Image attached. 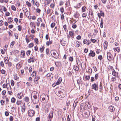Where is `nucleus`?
Returning a JSON list of instances; mask_svg holds the SVG:
<instances>
[{
  "label": "nucleus",
  "instance_id": "obj_1",
  "mask_svg": "<svg viewBox=\"0 0 121 121\" xmlns=\"http://www.w3.org/2000/svg\"><path fill=\"white\" fill-rule=\"evenodd\" d=\"M57 95L59 97L61 98L64 97L65 95V92L63 89H60L57 93Z\"/></svg>",
  "mask_w": 121,
  "mask_h": 121
},
{
  "label": "nucleus",
  "instance_id": "obj_2",
  "mask_svg": "<svg viewBox=\"0 0 121 121\" xmlns=\"http://www.w3.org/2000/svg\"><path fill=\"white\" fill-rule=\"evenodd\" d=\"M35 113V111L34 110H31L30 109H29L28 111V113L29 116L30 117H33V116Z\"/></svg>",
  "mask_w": 121,
  "mask_h": 121
},
{
  "label": "nucleus",
  "instance_id": "obj_3",
  "mask_svg": "<svg viewBox=\"0 0 121 121\" xmlns=\"http://www.w3.org/2000/svg\"><path fill=\"white\" fill-rule=\"evenodd\" d=\"M92 88L95 91H97L98 90V84L95 83L94 84L92 85Z\"/></svg>",
  "mask_w": 121,
  "mask_h": 121
},
{
  "label": "nucleus",
  "instance_id": "obj_4",
  "mask_svg": "<svg viewBox=\"0 0 121 121\" xmlns=\"http://www.w3.org/2000/svg\"><path fill=\"white\" fill-rule=\"evenodd\" d=\"M107 55L108 59V60H111L113 59V56L110 52H108L107 53Z\"/></svg>",
  "mask_w": 121,
  "mask_h": 121
},
{
  "label": "nucleus",
  "instance_id": "obj_5",
  "mask_svg": "<svg viewBox=\"0 0 121 121\" xmlns=\"http://www.w3.org/2000/svg\"><path fill=\"white\" fill-rule=\"evenodd\" d=\"M62 81V78L61 77H60L58 79L57 82L55 84L54 83L52 85V86H53V85H54V86H55L56 85H59L61 82Z\"/></svg>",
  "mask_w": 121,
  "mask_h": 121
},
{
  "label": "nucleus",
  "instance_id": "obj_6",
  "mask_svg": "<svg viewBox=\"0 0 121 121\" xmlns=\"http://www.w3.org/2000/svg\"><path fill=\"white\" fill-rule=\"evenodd\" d=\"M53 111H51L50 113L48 115V121H51V119L53 117Z\"/></svg>",
  "mask_w": 121,
  "mask_h": 121
},
{
  "label": "nucleus",
  "instance_id": "obj_7",
  "mask_svg": "<svg viewBox=\"0 0 121 121\" xmlns=\"http://www.w3.org/2000/svg\"><path fill=\"white\" fill-rule=\"evenodd\" d=\"M56 52H55L52 55L53 57L56 59H57L59 58V56L58 54L57 53L56 54Z\"/></svg>",
  "mask_w": 121,
  "mask_h": 121
},
{
  "label": "nucleus",
  "instance_id": "obj_8",
  "mask_svg": "<svg viewBox=\"0 0 121 121\" xmlns=\"http://www.w3.org/2000/svg\"><path fill=\"white\" fill-rule=\"evenodd\" d=\"M31 99L33 103L34 104H37L38 103L39 101V98L35 99H32L31 97Z\"/></svg>",
  "mask_w": 121,
  "mask_h": 121
},
{
  "label": "nucleus",
  "instance_id": "obj_9",
  "mask_svg": "<svg viewBox=\"0 0 121 121\" xmlns=\"http://www.w3.org/2000/svg\"><path fill=\"white\" fill-rule=\"evenodd\" d=\"M38 96H39L38 93L36 91H35L32 92L31 95V98L32 96L33 97Z\"/></svg>",
  "mask_w": 121,
  "mask_h": 121
},
{
  "label": "nucleus",
  "instance_id": "obj_10",
  "mask_svg": "<svg viewBox=\"0 0 121 121\" xmlns=\"http://www.w3.org/2000/svg\"><path fill=\"white\" fill-rule=\"evenodd\" d=\"M95 55V53L94 52L91 50L90 51V53L89 54V56H92V57H94Z\"/></svg>",
  "mask_w": 121,
  "mask_h": 121
},
{
  "label": "nucleus",
  "instance_id": "obj_11",
  "mask_svg": "<svg viewBox=\"0 0 121 121\" xmlns=\"http://www.w3.org/2000/svg\"><path fill=\"white\" fill-rule=\"evenodd\" d=\"M40 78V77L39 76H36L34 79V82L36 84L38 83V80Z\"/></svg>",
  "mask_w": 121,
  "mask_h": 121
},
{
  "label": "nucleus",
  "instance_id": "obj_12",
  "mask_svg": "<svg viewBox=\"0 0 121 121\" xmlns=\"http://www.w3.org/2000/svg\"><path fill=\"white\" fill-rule=\"evenodd\" d=\"M23 94L22 93H19L17 95V96L18 98L19 99H21L22 98L23 96Z\"/></svg>",
  "mask_w": 121,
  "mask_h": 121
},
{
  "label": "nucleus",
  "instance_id": "obj_13",
  "mask_svg": "<svg viewBox=\"0 0 121 121\" xmlns=\"http://www.w3.org/2000/svg\"><path fill=\"white\" fill-rule=\"evenodd\" d=\"M109 109L110 111L111 112L114 111L115 110L114 108L112 106H111L109 107Z\"/></svg>",
  "mask_w": 121,
  "mask_h": 121
},
{
  "label": "nucleus",
  "instance_id": "obj_14",
  "mask_svg": "<svg viewBox=\"0 0 121 121\" xmlns=\"http://www.w3.org/2000/svg\"><path fill=\"white\" fill-rule=\"evenodd\" d=\"M108 43L106 42H105L104 44V48L105 50H106L107 47Z\"/></svg>",
  "mask_w": 121,
  "mask_h": 121
},
{
  "label": "nucleus",
  "instance_id": "obj_15",
  "mask_svg": "<svg viewBox=\"0 0 121 121\" xmlns=\"http://www.w3.org/2000/svg\"><path fill=\"white\" fill-rule=\"evenodd\" d=\"M25 56V52L24 51H21V56L22 58H23Z\"/></svg>",
  "mask_w": 121,
  "mask_h": 121
},
{
  "label": "nucleus",
  "instance_id": "obj_16",
  "mask_svg": "<svg viewBox=\"0 0 121 121\" xmlns=\"http://www.w3.org/2000/svg\"><path fill=\"white\" fill-rule=\"evenodd\" d=\"M4 62L6 64H8L9 61L8 57H5L4 58Z\"/></svg>",
  "mask_w": 121,
  "mask_h": 121
},
{
  "label": "nucleus",
  "instance_id": "obj_17",
  "mask_svg": "<svg viewBox=\"0 0 121 121\" xmlns=\"http://www.w3.org/2000/svg\"><path fill=\"white\" fill-rule=\"evenodd\" d=\"M19 63H17L16 65V67L17 69L19 70V69L21 67V65Z\"/></svg>",
  "mask_w": 121,
  "mask_h": 121
},
{
  "label": "nucleus",
  "instance_id": "obj_18",
  "mask_svg": "<svg viewBox=\"0 0 121 121\" xmlns=\"http://www.w3.org/2000/svg\"><path fill=\"white\" fill-rule=\"evenodd\" d=\"M64 42H64V40H63V39H62L61 40H60V41L61 44L63 46H65V44H66V43H65V41Z\"/></svg>",
  "mask_w": 121,
  "mask_h": 121
},
{
  "label": "nucleus",
  "instance_id": "obj_19",
  "mask_svg": "<svg viewBox=\"0 0 121 121\" xmlns=\"http://www.w3.org/2000/svg\"><path fill=\"white\" fill-rule=\"evenodd\" d=\"M103 18H101L100 21V27L101 28H103Z\"/></svg>",
  "mask_w": 121,
  "mask_h": 121
},
{
  "label": "nucleus",
  "instance_id": "obj_20",
  "mask_svg": "<svg viewBox=\"0 0 121 121\" xmlns=\"http://www.w3.org/2000/svg\"><path fill=\"white\" fill-rule=\"evenodd\" d=\"M73 69L77 71H78L79 70L78 67L77 66L74 65L73 67Z\"/></svg>",
  "mask_w": 121,
  "mask_h": 121
},
{
  "label": "nucleus",
  "instance_id": "obj_21",
  "mask_svg": "<svg viewBox=\"0 0 121 121\" xmlns=\"http://www.w3.org/2000/svg\"><path fill=\"white\" fill-rule=\"evenodd\" d=\"M112 74L113 75L115 76H116L117 74V73L116 72L114 69H113V71H112Z\"/></svg>",
  "mask_w": 121,
  "mask_h": 121
},
{
  "label": "nucleus",
  "instance_id": "obj_22",
  "mask_svg": "<svg viewBox=\"0 0 121 121\" xmlns=\"http://www.w3.org/2000/svg\"><path fill=\"white\" fill-rule=\"evenodd\" d=\"M77 21H75V22L72 25V27L73 29H75L77 27V25L75 24H74V23H76Z\"/></svg>",
  "mask_w": 121,
  "mask_h": 121
},
{
  "label": "nucleus",
  "instance_id": "obj_23",
  "mask_svg": "<svg viewBox=\"0 0 121 121\" xmlns=\"http://www.w3.org/2000/svg\"><path fill=\"white\" fill-rule=\"evenodd\" d=\"M8 22L9 24H11L12 22L13 21V20H12V18L11 17H10L9 18L8 20Z\"/></svg>",
  "mask_w": 121,
  "mask_h": 121
},
{
  "label": "nucleus",
  "instance_id": "obj_24",
  "mask_svg": "<svg viewBox=\"0 0 121 121\" xmlns=\"http://www.w3.org/2000/svg\"><path fill=\"white\" fill-rule=\"evenodd\" d=\"M79 16V14L78 13H76L74 15V16L76 18H78Z\"/></svg>",
  "mask_w": 121,
  "mask_h": 121
},
{
  "label": "nucleus",
  "instance_id": "obj_25",
  "mask_svg": "<svg viewBox=\"0 0 121 121\" xmlns=\"http://www.w3.org/2000/svg\"><path fill=\"white\" fill-rule=\"evenodd\" d=\"M24 100L26 102H28L29 100V98L27 97H26L24 98Z\"/></svg>",
  "mask_w": 121,
  "mask_h": 121
},
{
  "label": "nucleus",
  "instance_id": "obj_26",
  "mask_svg": "<svg viewBox=\"0 0 121 121\" xmlns=\"http://www.w3.org/2000/svg\"><path fill=\"white\" fill-rule=\"evenodd\" d=\"M45 48L44 46H43L41 48H40L39 50L40 52L42 53V52H43Z\"/></svg>",
  "mask_w": 121,
  "mask_h": 121
},
{
  "label": "nucleus",
  "instance_id": "obj_27",
  "mask_svg": "<svg viewBox=\"0 0 121 121\" xmlns=\"http://www.w3.org/2000/svg\"><path fill=\"white\" fill-rule=\"evenodd\" d=\"M85 105L86 107H87L88 108H91L90 105L88 103H85Z\"/></svg>",
  "mask_w": 121,
  "mask_h": 121
},
{
  "label": "nucleus",
  "instance_id": "obj_28",
  "mask_svg": "<svg viewBox=\"0 0 121 121\" xmlns=\"http://www.w3.org/2000/svg\"><path fill=\"white\" fill-rule=\"evenodd\" d=\"M74 33L73 31H70L69 33V34L70 36H71L72 37L74 35Z\"/></svg>",
  "mask_w": 121,
  "mask_h": 121
},
{
  "label": "nucleus",
  "instance_id": "obj_29",
  "mask_svg": "<svg viewBox=\"0 0 121 121\" xmlns=\"http://www.w3.org/2000/svg\"><path fill=\"white\" fill-rule=\"evenodd\" d=\"M52 0H46L45 2V3H46L48 4H49L50 2Z\"/></svg>",
  "mask_w": 121,
  "mask_h": 121
},
{
  "label": "nucleus",
  "instance_id": "obj_30",
  "mask_svg": "<svg viewBox=\"0 0 121 121\" xmlns=\"http://www.w3.org/2000/svg\"><path fill=\"white\" fill-rule=\"evenodd\" d=\"M26 108V107H22L21 108V111L22 112H25V109Z\"/></svg>",
  "mask_w": 121,
  "mask_h": 121
},
{
  "label": "nucleus",
  "instance_id": "obj_31",
  "mask_svg": "<svg viewBox=\"0 0 121 121\" xmlns=\"http://www.w3.org/2000/svg\"><path fill=\"white\" fill-rule=\"evenodd\" d=\"M85 78L86 80H89L90 78V76H86L85 77Z\"/></svg>",
  "mask_w": 121,
  "mask_h": 121
},
{
  "label": "nucleus",
  "instance_id": "obj_32",
  "mask_svg": "<svg viewBox=\"0 0 121 121\" xmlns=\"http://www.w3.org/2000/svg\"><path fill=\"white\" fill-rule=\"evenodd\" d=\"M67 74L69 76H71L72 74L71 72L69 71L67 73Z\"/></svg>",
  "mask_w": 121,
  "mask_h": 121
},
{
  "label": "nucleus",
  "instance_id": "obj_33",
  "mask_svg": "<svg viewBox=\"0 0 121 121\" xmlns=\"http://www.w3.org/2000/svg\"><path fill=\"white\" fill-rule=\"evenodd\" d=\"M11 8L14 11H15L16 10V9L14 6L12 5L11 6Z\"/></svg>",
  "mask_w": 121,
  "mask_h": 121
},
{
  "label": "nucleus",
  "instance_id": "obj_34",
  "mask_svg": "<svg viewBox=\"0 0 121 121\" xmlns=\"http://www.w3.org/2000/svg\"><path fill=\"white\" fill-rule=\"evenodd\" d=\"M15 99L13 97L11 99V102L12 103H14L15 101Z\"/></svg>",
  "mask_w": 121,
  "mask_h": 121
},
{
  "label": "nucleus",
  "instance_id": "obj_35",
  "mask_svg": "<svg viewBox=\"0 0 121 121\" xmlns=\"http://www.w3.org/2000/svg\"><path fill=\"white\" fill-rule=\"evenodd\" d=\"M63 27L64 28V30L65 31H66L68 30L66 28L67 26H66V25H64L63 26Z\"/></svg>",
  "mask_w": 121,
  "mask_h": 121
},
{
  "label": "nucleus",
  "instance_id": "obj_36",
  "mask_svg": "<svg viewBox=\"0 0 121 121\" xmlns=\"http://www.w3.org/2000/svg\"><path fill=\"white\" fill-rule=\"evenodd\" d=\"M22 103L21 101H17L16 102L17 104L18 105H19Z\"/></svg>",
  "mask_w": 121,
  "mask_h": 121
},
{
  "label": "nucleus",
  "instance_id": "obj_37",
  "mask_svg": "<svg viewBox=\"0 0 121 121\" xmlns=\"http://www.w3.org/2000/svg\"><path fill=\"white\" fill-rule=\"evenodd\" d=\"M15 43V42L14 41H13L11 42V45L10 46V47L11 48H12L13 45H14V43Z\"/></svg>",
  "mask_w": 121,
  "mask_h": 121
},
{
  "label": "nucleus",
  "instance_id": "obj_38",
  "mask_svg": "<svg viewBox=\"0 0 121 121\" xmlns=\"http://www.w3.org/2000/svg\"><path fill=\"white\" fill-rule=\"evenodd\" d=\"M55 25V23L54 22H53L52 23L51 25V26L52 28H53Z\"/></svg>",
  "mask_w": 121,
  "mask_h": 121
},
{
  "label": "nucleus",
  "instance_id": "obj_39",
  "mask_svg": "<svg viewBox=\"0 0 121 121\" xmlns=\"http://www.w3.org/2000/svg\"><path fill=\"white\" fill-rule=\"evenodd\" d=\"M61 18V19L62 20L64 19V16L63 14L61 13L60 14Z\"/></svg>",
  "mask_w": 121,
  "mask_h": 121
},
{
  "label": "nucleus",
  "instance_id": "obj_40",
  "mask_svg": "<svg viewBox=\"0 0 121 121\" xmlns=\"http://www.w3.org/2000/svg\"><path fill=\"white\" fill-rule=\"evenodd\" d=\"M82 12H84L86 11V7H85V6H84L82 7Z\"/></svg>",
  "mask_w": 121,
  "mask_h": 121
},
{
  "label": "nucleus",
  "instance_id": "obj_41",
  "mask_svg": "<svg viewBox=\"0 0 121 121\" xmlns=\"http://www.w3.org/2000/svg\"><path fill=\"white\" fill-rule=\"evenodd\" d=\"M100 14L101 16H102L103 17L104 16V13L102 11H100Z\"/></svg>",
  "mask_w": 121,
  "mask_h": 121
},
{
  "label": "nucleus",
  "instance_id": "obj_42",
  "mask_svg": "<svg viewBox=\"0 0 121 121\" xmlns=\"http://www.w3.org/2000/svg\"><path fill=\"white\" fill-rule=\"evenodd\" d=\"M69 60L71 62L73 61V58L72 57H70L69 58Z\"/></svg>",
  "mask_w": 121,
  "mask_h": 121
},
{
  "label": "nucleus",
  "instance_id": "obj_43",
  "mask_svg": "<svg viewBox=\"0 0 121 121\" xmlns=\"http://www.w3.org/2000/svg\"><path fill=\"white\" fill-rule=\"evenodd\" d=\"M36 72H35L34 71L31 74L32 76L33 77H34L35 76H36Z\"/></svg>",
  "mask_w": 121,
  "mask_h": 121
},
{
  "label": "nucleus",
  "instance_id": "obj_44",
  "mask_svg": "<svg viewBox=\"0 0 121 121\" xmlns=\"http://www.w3.org/2000/svg\"><path fill=\"white\" fill-rule=\"evenodd\" d=\"M37 21L39 22H41L42 21V20L41 18H38Z\"/></svg>",
  "mask_w": 121,
  "mask_h": 121
},
{
  "label": "nucleus",
  "instance_id": "obj_45",
  "mask_svg": "<svg viewBox=\"0 0 121 121\" xmlns=\"http://www.w3.org/2000/svg\"><path fill=\"white\" fill-rule=\"evenodd\" d=\"M11 83L12 86H13L14 84V81L13 80H11Z\"/></svg>",
  "mask_w": 121,
  "mask_h": 121
},
{
  "label": "nucleus",
  "instance_id": "obj_46",
  "mask_svg": "<svg viewBox=\"0 0 121 121\" xmlns=\"http://www.w3.org/2000/svg\"><path fill=\"white\" fill-rule=\"evenodd\" d=\"M18 30L19 31H20L21 30H22V26H21L19 25L18 26Z\"/></svg>",
  "mask_w": 121,
  "mask_h": 121
},
{
  "label": "nucleus",
  "instance_id": "obj_47",
  "mask_svg": "<svg viewBox=\"0 0 121 121\" xmlns=\"http://www.w3.org/2000/svg\"><path fill=\"white\" fill-rule=\"evenodd\" d=\"M21 107H25V103H22L21 104Z\"/></svg>",
  "mask_w": 121,
  "mask_h": 121
},
{
  "label": "nucleus",
  "instance_id": "obj_48",
  "mask_svg": "<svg viewBox=\"0 0 121 121\" xmlns=\"http://www.w3.org/2000/svg\"><path fill=\"white\" fill-rule=\"evenodd\" d=\"M52 73H49L46 75V76L47 77H49L50 76L52 75Z\"/></svg>",
  "mask_w": 121,
  "mask_h": 121
},
{
  "label": "nucleus",
  "instance_id": "obj_49",
  "mask_svg": "<svg viewBox=\"0 0 121 121\" xmlns=\"http://www.w3.org/2000/svg\"><path fill=\"white\" fill-rule=\"evenodd\" d=\"M98 59L100 60H102L103 59V57L102 55H99L98 57Z\"/></svg>",
  "mask_w": 121,
  "mask_h": 121
},
{
  "label": "nucleus",
  "instance_id": "obj_50",
  "mask_svg": "<svg viewBox=\"0 0 121 121\" xmlns=\"http://www.w3.org/2000/svg\"><path fill=\"white\" fill-rule=\"evenodd\" d=\"M46 53L47 55H48L49 53V50L48 48H47L46 49Z\"/></svg>",
  "mask_w": 121,
  "mask_h": 121
},
{
  "label": "nucleus",
  "instance_id": "obj_51",
  "mask_svg": "<svg viewBox=\"0 0 121 121\" xmlns=\"http://www.w3.org/2000/svg\"><path fill=\"white\" fill-rule=\"evenodd\" d=\"M67 106H69V105L70 106V101L67 100Z\"/></svg>",
  "mask_w": 121,
  "mask_h": 121
},
{
  "label": "nucleus",
  "instance_id": "obj_52",
  "mask_svg": "<svg viewBox=\"0 0 121 121\" xmlns=\"http://www.w3.org/2000/svg\"><path fill=\"white\" fill-rule=\"evenodd\" d=\"M0 65L2 67L4 66V64L3 61H1L0 63Z\"/></svg>",
  "mask_w": 121,
  "mask_h": 121
},
{
  "label": "nucleus",
  "instance_id": "obj_53",
  "mask_svg": "<svg viewBox=\"0 0 121 121\" xmlns=\"http://www.w3.org/2000/svg\"><path fill=\"white\" fill-rule=\"evenodd\" d=\"M26 3L28 6L30 7L31 6V4L29 3L27 1L26 2Z\"/></svg>",
  "mask_w": 121,
  "mask_h": 121
},
{
  "label": "nucleus",
  "instance_id": "obj_54",
  "mask_svg": "<svg viewBox=\"0 0 121 121\" xmlns=\"http://www.w3.org/2000/svg\"><path fill=\"white\" fill-rule=\"evenodd\" d=\"M99 76L98 74H96L95 76V78L96 80H97Z\"/></svg>",
  "mask_w": 121,
  "mask_h": 121
},
{
  "label": "nucleus",
  "instance_id": "obj_55",
  "mask_svg": "<svg viewBox=\"0 0 121 121\" xmlns=\"http://www.w3.org/2000/svg\"><path fill=\"white\" fill-rule=\"evenodd\" d=\"M5 102V101L4 100H1L0 101V103H1V104L2 105H3L4 104V103Z\"/></svg>",
  "mask_w": 121,
  "mask_h": 121
},
{
  "label": "nucleus",
  "instance_id": "obj_56",
  "mask_svg": "<svg viewBox=\"0 0 121 121\" xmlns=\"http://www.w3.org/2000/svg\"><path fill=\"white\" fill-rule=\"evenodd\" d=\"M55 6L54 4L52 3L50 5V7L51 8H54Z\"/></svg>",
  "mask_w": 121,
  "mask_h": 121
},
{
  "label": "nucleus",
  "instance_id": "obj_57",
  "mask_svg": "<svg viewBox=\"0 0 121 121\" xmlns=\"http://www.w3.org/2000/svg\"><path fill=\"white\" fill-rule=\"evenodd\" d=\"M76 38L78 40H80L81 39V37L80 35H78L76 37Z\"/></svg>",
  "mask_w": 121,
  "mask_h": 121
},
{
  "label": "nucleus",
  "instance_id": "obj_58",
  "mask_svg": "<svg viewBox=\"0 0 121 121\" xmlns=\"http://www.w3.org/2000/svg\"><path fill=\"white\" fill-rule=\"evenodd\" d=\"M8 84H4L3 85V88H6L7 87V85Z\"/></svg>",
  "mask_w": 121,
  "mask_h": 121
},
{
  "label": "nucleus",
  "instance_id": "obj_59",
  "mask_svg": "<svg viewBox=\"0 0 121 121\" xmlns=\"http://www.w3.org/2000/svg\"><path fill=\"white\" fill-rule=\"evenodd\" d=\"M56 52V51L55 50H52L50 52V53L51 55H52V54H53L54 53V52Z\"/></svg>",
  "mask_w": 121,
  "mask_h": 121
},
{
  "label": "nucleus",
  "instance_id": "obj_60",
  "mask_svg": "<svg viewBox=\"0 0 121 121\" xmlns=\"http://www.w3.org/2000/svg\"><path fill=\"white\" fill-rule=\"evenodd\" d=\"M33 43H31L29 44V47L31 48L33 47Z\"/></svg>",
  "mask_w": 121,
  "mask_h": 121
},
{
  "label": "nucleus",
  "instance_id": "obj_61",
  "mask_svg": "<svg viewBox=\"0 0 121 121\" xmlns=\"http://www.w3.org/2000/svg\"><path fill=\"white\" fill-rule=\"evenodd\" d=\"M30 59L31 60V61L32 62H33L35 60L34 59L33 57L32 56L31 57Z\"/></svg>",
  "mask_w": 121,
  "mask_h": 121
},
{
  "label": "nucleus",
  "instance_id": "obj_62",
  "mask_svg": "<svg viewBox=\"0 0 121 121\" xmlns=\"http://www.w3.org/2000/svg\"><path fill=\"white\" fill-rule=\"evenodd\" d=\"M110 41L111 43H112L114 41V39L113 38H111L110 39Z\"/></svg>",
  "mask_w": 121,
  "mask_h": 121
},
{
  "label": "nucleus",
  "instance_id": "obj_63",
  "mask_svg": "<svg viewBox=\"0 0 121 121\" xmlns=\"http://www.w3.org/2000/svg\"><path fill=\"white\" fill-rule=\"evenodd\" d=\"M6 72V71L3 69H2L1 70V73L2 74H4Z\"/></svg>",
  "mask_w": 121,
  "mask_h": 121
},
{
  "label": "nucleus",
  "instance_id": "obj_64",
  "mask_svg": "<svg viewBox=\"0 0 121 121\" xmlns=\"http://www.w3.org/2000/svg\"><path fill=\"white\" fill-rule=\"evenodd\" d=\"M34 40L36 44H38V39L37 38H35V39Z\"/></svg>",
  "mask_w": 121,
  "mask_h": 121
}]
</instances>
